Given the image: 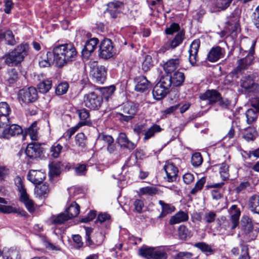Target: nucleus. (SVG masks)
<instances>
[{
	"instance_id": "obj_1",
	"label": "nucleus",
	"mask_w": 259,
	"mask_h": 259,
	"mask_svg": "<svg viewBox=\"0 0 259 259\" xmlns=\"http://www.w3.org/2000/svg\"><path fill=\"white\" fill-rule=\"evenodd\" d=\"M54 62L58 67H62L76 59L77 51L72 44H65L55 47L53 50Z\"/></svg>"
},
{
	"instance_id": "obj_2",
	"label": "nucleus",
	"mask_w": 259,
	"mask_h": 259,
	"mask_svg": "<svg viewBox=\"0 0 259 259\" xmlns=\"http://www.w3.org/2000/svg\"><path fill=\"white\" fill-rule=\"evenodd\" d=\"M28 49L27 44H21L13 51L6 54L2 59H4L6 64L9 66L17 65L23 61L27 55Z\"/></svg>"
},
{
	"instance_id": "obj_3",
	"label": "nucleus",
	"mask_w": 259,
	"mask_h": 259,
	"mask_svg": "<svg viewBox=\"0 0 259 259\" xmlns=\"http://www.w3.org/2000/svg\"><path fill=\"white\" fill-rule=\"evenodd\" d=\"M15 184L20 193V201L25 205L28 211L30 212H33L34 211V203L32 200L29 198L26 192V190L24 188L22 179L19 177H17L15 179Z\"/></svg>"
},
{
	"instance_id": "obj_4",
	"label": "nucleus",
	"mask_w": 259,
	"mask_h": 259,
	"mask_svg": "<svg viewBox=\"0 0 259 259\" xmlns=\"http://www.w3.org/2000/svg\"><path fill=\"white\" fill-rule=\"evenodd\" d=\"M140 255L146 259H166L165 251L158 247H143L139 249Z\"/></svg>"
},
{
	"instance_id": "obj_5",
	"label": "nucleus",
	"mask_w": 259,
	"mask_h": 259,
	"mask_svg": "<svg viewBox=\"0 0 259 259\" xmlns=\"http://www.w3.org/2000/svg\"><path fill=\"white\" fill-rule=\"evenodd\" d=\"M138 111V104L134 103H127L122 107L123 113H117L116 117L121 121L128 122L134 117Z\"/></svg>"
},
{
	"instance_id": "obj_6",
	"label": "nucleus",
	"mask_w": 259,
	"mask_h": 259,
	"mask_svg": "<svg viewBox=\"0 0 259 259\" xmlns=\"http://www.w3.org/2000/svg\"><path fill=\"white\" fill-rule=\"evenodd\" d=\"M90 75L97 83L102 84L106 79V71L103 66H98L96 61L90 62Z\"/></svg>"
},
{
	"instance_id": "obj_7",
	"label": "nucleus",
	"mask_w": 259,
	"mask_h": 259,
	"mask_svg": "<svg viewBox=\"0 0 259 259\" xmlns=\"http://www.w3.org/2000/svg\"><path fill=\"white\" fill-rule=\"evenodd\" d=\"M102 102V98L94 92L86 94L83 96L85 106L91 109H98L101 106Z\"/></svg>"
},
{
	"instance_id": "obj_8",
	"label": "nucleus",
	"mask_w": 259,
	"mask_h": 259,
	"mask_svg": "<svg viewBox=\"0 0 259 259\" xmlns=\"http://www.w3.org/2000/svg\"><path fill=\"white\" fill-rule=\"evenodd\" d=\"M7 126L8 123L5 125L0 124V138L9 139L12 136L23 133L22 128L17 124H12L8 127Z\"/></svg>"
},
{
	"instance_id": "obj_9",
	"label": "nucleus",
	"mask_w": 259,
	"mask_h": 259,
	"mask_svg": "<svg viewBox=\"0 0 259 259\" xmlns=\"http://www.w3.org/2000/svg\"><path fill=\"white\" fill-rule=\"evenodd\" d=\"M115 51L111 41L109 39H104L101 43L99 49V56L104 59L112 57Z\"/></svg>"
},
{
	"instance_id": "obj_10",
	"label": "nucleus",
	"mask_w": 259,
	"mask_h": 259,
	"mask_svg": "<svg viewBox=\"0 0 259 259\" xmlns=\"http://www.w3.org/2000/svg\"><path fill=\"white\" fill-rule=\"evenodd\" d=\"M249 42L251 45V47L247 55L245 58L241 59L238 61V65L236 68V70L237 71H241L243 69H246L252 63L254 59L253 54L254 53V48L255 42L253 40H249Z\"/></svg>"
},
{
	"instance_id": "obj_11",
	"label": "nucleus",
	"mask_w": 259,
	"mask_h": 259,
	"mask_svg": "<svg viewBox=\"0 0 259 259\" xmlns=\"http://www.w3.org/2000/svg\"><path fill=\"white\" fill-rule=\"evenodd\" d=\"M37 97V91L33 87L21 90L19 93L20 101L24 103L33 102L36 100Z\"/></svg>"
},
{
	"instance_id": "obj_12",
	"label": "nucleus",
	"mask_w": 259,
	"mask_h": 259,
	"mask_svg": "<svg viewBox=\"0 0 259 259\" xmlns=\"http://www.w3.org/2000/svg\"><path fill=\"white\" fill-rule=\"evenodd\" d=\"M99 40L96 38H91L86 41L84 48L82 50V55L85 59H88L97 48Z\"/></svg>"
},
{
	"instance_id": "obj_13",
	"label": "nucleus",
	"mask_w": 259,
	"mask_h": 259,
	"mask_svg": "<svg viewBox=\"0 0 259 259\" xmlns=\"http://www.w3.org/2000/svg\"><path fill=\"white\" fill-rule=\"evenodd\" d=\"M42 152V148L37 143L28 144L25 150L26 155L30 158H36L40 156Z\"/></svg>"
},
{
	"instance_id": "obj_14",
	"label": "nucleus",
	"mask_w": 259,
	"mask_h": 259,
	"mask_svg": "<svg viewBox=\"0 0 259 259\" xmlns=\"http://www.w3.org/2000/svg\"><path fill=\"white\" fill-rule=\"evenodd\" d=\"M164 169L166 174L167 181L173 182L176 180L178 173V168L172 162L169 161H166Z\"/></svg>"
},
{
	"instance_id": "obj_15",
	"label": "nucleus",
	"mask_w": 259,
	"mask_h": 259,
	"mask_svg": "<svg viewBox=\"0 0 259 259\" xmlns=\"http://www.w3.org/2000/svg\"><path fill=\"white\" fill-rule=\"evenodd\" d=\"M45 178L46 174L41 170L31 169L27 175L28 180L35 185L41 183Z\"/></svg>"
},
{
	"instance_id": "obj_16",
	"label": "nucleus",
	"mask_w": 259,
	"mask_h": 259,
	"mask_svg": "<svg viewBox=\"0 0 259 259\" xmlns=\"http://www.w3.org/2000/svg\"><path fill=\"white\" fill-rule=\"evenodd\" d=\"M224 49L220 47H213L207 54V59L210 62H215L224 57Z\"/></svg>"
},
{
	"instance_id": "obj_17",
	"label": "nucleus",
	"mask_w": 259,
	"mask_h": 259,
	"mask_svg": "<svg viewBox=\"0 0 259 259\" xmlns=\"http://www.w3.org/2000/svg\"><path fill=\"white\" fill-rule=\"evenodd\" d=\"M135 82V90L141 93L146 91L151 86L150 81L144 76H141L136 78Z\"/></svg>"
},
{
	"instance_id": "obj_18",
	"label": "nucleus",
	"mask_w": 259,
	"mask_h": 259,
	"mask_svg": "<svg viewBox=\"0 0 259 259\" xmlns=\"http://www.w3.org/2000/svg\"><path fill=\"white\" fill-rule=\"evenodd\" d=\"M200 47V40H194L191 44L189 50L190 63L194 65L197 61V53Z\"/></svg>"
},
{
	"instance_id": "obj_19",
	"label": "nucleus",
	"mask_w": 259,
	"mask_h": 259,
	"mask_svg": "<svg viewBox=\"0 0 259 259\" xmlns=\"http://www.w3.org/2000/svg\"><path fill=\"white\" fill-rule=\"evenodd\" d=\"M181 63L179 57L172 58L167 60L163 65V68L167 74L171 73L179 68Z\"/></svg>"
},
{
	"instance_id": "obj_20",
	"label": "nucleus",
	"mask_w": 259,
	"mask_h": 259,
	"mask_svg": "<svg viewBox=\"0 0 259 259\" xmlns=\"http://www.w3.org/2000/svg\"><path fill=\"white\" fill-rule=\"evenodd\" d=\"M10 112L11 109L7 103H0V124L5 125L9 122L8 116Z\"/></svg>"
},
{
	"instance_id": "obj_21",
	"label": "nucleus",
	"mask_w": 259,
	"mask_h": 259,
	"mask_svg": "<svg viewBox=\"0 0 259 259\" xmlns=\"http://www.w3.org/2000/svg\"><path fill=\"white\" fill-rule=\"evenodd\" d=\"M229 212L232 223L231 228L234 229L238 225L241 212L239 208L236 205H232L229 208Z\"/></svg>"
},
{
	"instance_id": "obj_22",
	"label": "nucleus",
	"mask_w": 259,
	"mask_h": 259,
	"mask_svg": "<svg viewBox=\"0 0 259 259\" xmlns=\"http://www.w3.org/2000/svg\"><path fill=\"white\" fill-rule=\"evenodd\" d=\"M202 100L208 101L210 104L218 102L220 99V94L215 90H208L200 96Z\"/></svg>"
},
{
	"instance_id": "obj_23",
	"label": "nucleus",
	"mask_w": 259,
	"mask_h": 259,
	"mask_svg": "<svg viewBox=\"0 0 259 259\" xmlns=\"http://www.w3.org/2000/svg\"><path fill=\"white\" fill-rule=\"evenodd\" d=\"M188 219L189 217L187 212L179 211L170 218L169 223L170 225H175L186 222Z\"/></svg>"
},
{
	"instance_id": "obj_24",
	"label": "nucleus",
	"mask_w": 259,
	"mask_h": 259,
	"mask_svg": "<svg viewBox=\"0 0 259 259\" xmlns=\"http://www.w3.org/2000/svg\"><path fill=\"white\" fill-rule=\"evenodd\" d=\"M168 91L162 85L157 83L153 89V97L157 100H161L167 95Z\"/></svg>"
},
{
	"instance_id": "obj_25",
	"label": "nucleus",
	"mask_w": 259,
	"mask_h": 259,
	"mask_svg": "<svg viewBox=\"0 0 259 259\" xmlns=\"http://www.w3.org/2000/svg\"><path fill=\"white\" fill-rule=\"evenodd\" d=\"M122 4L119 2L110 3L108 5L107 11L112 18H116L121 12Z\"/></svg>"
},
{
	"instance_id": "obj_26",
	"label": "nucleus",
	"mask_w": 259,
	"mask_h": 259,
	"mask_svg": "<svg viewBox=\"0 0 259 259\" xmlns=\"http://www.w3.org/2000/svg\"><path fill=\"white\" fill-rule=\"evenodd\" d=\"M118 143L121 145V146H123L129 149H133L136 147V144L130 141L126 135L124 133H120L117 138Z\"/></svg>"
},
{
	"instance_id": "obj_27",
	"label": "nucleus",
	"mask_w": 259,
	"mask_h": 259,
	"mask_svg": "<svg viewBox=\"0 0 259 259\" xmlns=\"http://www.w3.org/2000/svg\"><path fill=\"white\" fill-rule=\"evenodd\" d=\"M162 131L161 127L157 124H153L144 133V137L143 141H146L147 140L154 137L157 133L160 132Z\"/></svg>"
},
{
	"instance_id": "obj_28",
	"label": "nucleus",
	"mask_w": 259,
	"mask_h": 259,
	"mask_svg": "<svg viewBox=\"0 0 259 259\" xmlns=\"http://www.w3.org/2000/svg\"><path fill=\"white\" fill-rule=\"evenodd\" d=\"M254 85L252 75L244 76L241 80V86L248 91H252Z\"/></svg>"
},
{
	"instance_id": "obj_29",
	"label": "nucleus",
	"mask_w": 259,
	"mask_h": 259,
	"mask_svg": "<svg viewBox=\"0 0 259 259\" xmlns=\"http://www.w3.org/2000/svg\"><path fill=\"white\" fill-rule=\"evenodd\" d=\"M170 78L172 85L175 87L181 85L185 80L184 74L179 71L175 72Z\"/></svg>"
},
{
	"instance_id": "obj_30",
	"label": "nucleus",
	"mask_w": 259,
	"mask_h": 259,
	"mask_svg": "<svg viewBox=\"0 0 259 259\" xmlns=\"http://www.w3.org/2000/svg\"><path fill=\"white\" fill-rule=\"evenodd\" d=\"M3 254L5 259H20L19 251L16 248L5 249L3 250Z\"/></svg>"
},
{
	"instance_id": "obj_31",
	"label": "nucleus",
	"mask_w": 259,
	"mask_h": 259,
	"mask_svg": "<svg viewBox=\"0 0 259 259\" xmlns=\"http://www.w3.org/2000/svg\"><path fill=\"white\" fill-rule=\"evenodd\" d=\"M79 211L80 207L75 202H72L66 209V212L67 213V215L69 217V219L77 216Z\"/></svg>"
},
{
	"instance_id": "obj_32",
	"label": "nucleus",
	"mask_w": 259,
	"mask_h": 259,
	"mask_svg": "<svg viewBox=\"0 0 259 259\" xmlns=\"http://www.w3.org/2000/svg\"><path fill=\"white\" fill-rule=\"evenodd\" d=\"M70 219L65 213H61L57 215L52 216L49 220V223L53 225H60Z\"/></svg>"
},
{
	"instance_id": "obj_33",
	"label": "nucleus",
	"mask_w": 259,
	"mask_h": 259,
	"mask_svg": "<svg viewBox=\"0 0 259 259\" xmlns=\"http://www.w3.org/2000/svg\"><path fill=\"white\" fill-rule=\"evenodd\" d=\"M248 205L252 212L259 214V195H254L251 196L249 199Z\"/></svg>"
},
{
	"instance_id": "obj_34",
	"label": "nucleus",
	"mask_w": 259,
	"mask_h": 259,
	"mask_svg": "<svg viewBox=\"0 0 259 259\" xmlns=\"http://www.w3.org/2000/svg\"><path fill=\"white\" fill-rule=\"evenodd\" d=\"M49 176L50 179L53 177L58 176L60 173V162H52L49 165Z\"/></svg>"
},
{
	"instance_id": "obj_35",
	"label": "nucleus",
	"mask_w": 259,
	"mask_h": 259,
	"mask_svg": "<svg viewBox=\"0 0 259 259\" xmlns=\"http://www.w3.org/2000/svg\"><path fill=\"white\" fill-rule=\"evenodd\" d=\"M7 202L6 200L0 197V212L4 213H10L16 212V209L12 206L6 205Z\"/></svg>"
},
{
	"instance_id": "obj_36",
	"label": "nucleus",
	"mask_w": 259,
	"mask_h": 259,
	"mask_svg": "<svg viewBox=\"0 0 259 259\" xmlns=\"http://www.w3.org/2000/svg\"><path fill=\"white\" fill-rule=\"evenodd\" d=\"M25 134L29 135L32 140H36L38 137L36 122H34L31 126L25 131Z\"/></svg>"
},
{
	"instance_id": "obj_37",
	"label": "nucleus",
	"mask_w": 259,
	"mask_h": 259,
	"mask_svg": "<svg viewBox=\"0 0 259 259\" xmlns=\"http://www.w3.org/2000/svg\"><path fill=\"white\" fill-rule=\"evenodd\" d=\"M159 204L161 206L162 212L161 215L162 216L171 213L175 210V207L171 204L166 203L162 200H159Z\"/></svg>"
},
{
	"instance_id": "obj_38",
	"label": "nucleus",
	"mask_w": 259,
	"mask_h": 259,
	"mask_svg": "<svg viewBox=\"0 0 259 259\" xmlns=\"http://www.w3.org/2000/svg\"><path fill=\"white\" fill-rule=\"evenodd\" d=\"M52 85V80L45 79L38 84L37 88L40 93H46L51 89Z\"/></svg>"
},
{
	"instance_id": "obj_39",
	"label": "nucleus",
	"mask_w": 259,
	"mask_h": 259,
	"mask_svg": "<svg viewBox=\"0 0 259 259\" xmlns=\"http://www.w3.org/2000/svg\"><path fill=\"white\" fill-rule=\"evenodd\" d=\"M157 193V189L153 186H147L141 188L138 191L139 195H149L151 196L156 194Z\"/></svg>"
},
{
	"instance_id": "obj_40",
	"label": "nucleus",
	"mask_w": 259,
	"mask_h": 259,
	"mask_svg": "<svg viewBox=\"0 0 259 259\" xmlns=\"http://www.w3.org/2000/svg\"><path fill=\"white\" fill-rule=\"evenodd\" d=\"M216 217L217 214L214 211L207 210L203 214V222L207 224L213 223Z\"/></svg>"
},
{
	"instance_id": "obj_41",
	"label": "nucleus",
	"mask_w": 259,
	"mask_h": 259,
	"mask_svg": "<svg viewBox=\"0 0 259 259\" xmlns=\"http://www.w3.org/2000/svg\"><path fill=\"white\" fill-rule=\"evenodd\" d=\"M6 80L10 84L14 83L18 78V73L16 69L9 70L5 76Z\"/></svg>"
},
{
	"instance_id": "obj_42",
	"label": "nucleus",
	"mask_w": 259,
	"mask_h": 259,
	"mask_svg": "<svg viewBox=\"0 0 259 259\" xmlns=\"http://www.w3.org/2000/svg\"><path fill=\"white\" fill-rule=\"evenodd\" d=\"M184 34L183 32H179L175 38L170 42L169 47L174 49L181 44L184 39Z\"/></svg>"
},
{
	"instance_id": "obj_43",
	"label": "nucleus",
	"mask_w": 259,
	"mask_h": 259,
	"mask_svg": "<svg viewBox=\"0 0 259 259\" xmlns=\"http://www.w3.org/2000/svg\"><path fill=\"white\" fill-rule=\"evenodd\" d=\"M77 113L80 118V121H85L87 122L85 125L91 124V122L88 120L90 117V113L88 110L84 108L77 110Z\"/></svg>"
},
{
	"instance_id": "obj_44",
	"label": "nucleus",
	"mask_w": 259,
	"mask_h": 259,
	"mask_svg": "<svg viewBox=\"0 0 259 259\" xmlns=\"http://www.w3.org/2000/svg\"><path fill=\"white\" fill-rule=\"evenodd\" d=\"M63 147L58 143H55L50 148V153L52 157L57 158H58L62 150Z\"/></svg>"
},
{
	"instance_id": "obj_45",
	"label": "nucleus",
	"mask_w": 259,
	"mask_h": 259,
	"mask_svg": "<svg viewBox=\"0 0 259 259\" xmlns=\"http://www.w3.org/2000/svg\"><path fill=\"white\" fill-rule=\"evenodd\" d=\"M194 246L200 249L206 255L211 254L213 252V250L211 248V246L204 242L196 243Z\"/></svg>"
},
{
	"instance_id": "obj_46",
	"label": "nucleus",
	"mask_w": 259,
	"mask_h": 259,
	"mask_svg": "<svg viewBox=\"0 0 259 259\" xmlns=\"http://www.w3.org/2000/svg\"><path fill=\"white\" fill-rule=\"evenodd\" d=\"M115 90V87L114 85H111L102 88L101 92L103 95V98L106 101H108L109 98L113 95Z\"/></svg>"
},
{
	"instance_id": "obj_47",
	"label": "nucleus",
	"mask_w": 259,
	"mask_h": 259,
	"mask_svg": "<svg viewBox=\"0 0 259 259\" xmlns=\"http://www.w3.org/2000/svg\"><path fill=\"white\" fill-rule=\"evenodd\" d=\"M4 39L6 41V43L11 46H14L16 44V40L14 38V35L13 32L10 30H7L4 31Z\"/></svg>"
},
{
	"instance_id": "obj_48",
	"label": "nucleus",
	"mask_w": 259,
	"mask_h": 259,
	"mask_svg": "<svg viewBox=\"0 0 259 259\" xmlns=\"http://www.w3.org/2000/svg\"><path fill=\"white\" fill-rule=\"evenodd\" d=\"M220 174L223 180L228 179L229 177V166L226 163H222L220 164Z\"/></svg>"
},
{
	"instance_id": "obj_49",
	"label": "nucleus",
	"mask_w": 259,
	"mask_h": 259,
	"mask_svg": "<svg viewBox=\"0 0 259 259\" xmlns=\"http://www.w3.org/2000/svg\"><path fill=\"white\" fill-rule=\"evenodd\" d=\"M246 122L250 124L253 122L257 118V115L256 112L252 109H249L245 113Z\"/></svg>"
},
{
	"instance_id": "obj_50",
	"label": "nucleus",
	"mask_w": 259,
	"mask_h": 259,
	"mask_svg": "<svg viewBox=\"0 0 259 259\" xmlns=\"http://www.w3.org/2000/svg\"><path fill=\"white\" fill-rule=\"evenodd\" d=\"M203 162V158L201 154L196 152L192 154L191 157V163L194 167L200 166Z\"/></svg>"
},
{
	"instance_id": "obj_51",
	"label": "nucleus",
	"mask_w": 259,
	"mask_h": 259,
	"mask_svg": "<svg viewBox=\"0 0 259 259\" xmlns=\"http://www.w3.org/2000/svg\"><path fill=\"white\" fill-rule=\"evenodd\" d=\"M153 61L151 56L150 55H146L142 63V70L145 72H147L150 70L151 67L153 66Z\"/></svg>"
},
{
	"instance_id": "obj_52",
	"label": "nucleus",
	"mask_w": 259,
	"mask_h": 259,
	"mask_svg": "<svg viewBox=\"0 0 259 259\" xmlns=\"http://www.w3.org/2000/svg\"><path fill=\"white\" fill-rule=\"evenodd\" d=\"M178 233L180 238L182 240H186L187 237H190L191 236L190 232L187 227L184 225L179 227Z\"/></svg>"
},
{
	"instance_id": "obj_53",
	"label": "nucleus",
	"mask_w": 259,
	"mask_h": 259,
	"mask_svg": "<svg viewBox=\"0 0 259 259\" xmlns=\"http://www.w3.org/2000/svg\"><path fill=\"white\" fill-rule=\"evenodd\" d=\"M69 84L66 82L59 83L56 88V94L57 95H62L65 94L68 91Z\"/></svg>"
},
{
	"instance_id": "obj_54",
	"label": "nucleus",
	"mask_w": 259,
	"mask_h": 259,
	"mask_svg": "<svg viewBox=\"0 0 259 259\" xmlns=\"http://www.w3.org/2000/svg\"><path fill=\"white\" fill-rule=\"evenodd\" d=\"M205 183L204 177L201 178L195 184L194 187L191 190V194H195L198 191L201 190Z\"/></svg>"
},
{
	"instance_id": "obj_55",
	"label": "nucleus",
	"mask_w": 259,
	"mask_h": 259,
	"mask_svg": "<svg viewBox=\"0 0 259 259\" xmlns=\"http://www.w3.org/2000/svg\"><path fill=\"white\" fill-rule=\"evenodd\" d=\"M232 0H215L216 7L221 10L227 9L230 5Z\"/></svg>"
},
{
	"instance_id": "obj_56",
	"label": "nucleus",
	"mask_w": 259,
	"mask_h": 259,
	"mask_svg": "<svg viewBox=\"0 0 259 259\" xmlns=\"http://www.w3.org/2000/svg\"><path fill=\"white\" fill-rule=\"evenodd\" d=\"M35 191L39 196H44L49 192V186L48 185L43 184L39 187H36Z\"/></svg>"
},
{
	"instance_id": "obj_57",
	"label": "nucleus",
	"mask_w": 259,
	"mask_h": 259,
	"mask_svg": "<svg viewBox=\"0 0 259 259\" xmlns=\"http://www.w3.org/2000/svg\"><path fill=\"white\" fill-rule=\"evenodd\" d=\"M157 83L162 85L163 87H164L168 90H169V88L170 85H172L170 76L168 75L162 77L160 78V81Z\"/></svg>"
},
{
	"instance_id": "obj_58",
	"label": "nucleus",
	"mask_w": 259,
	"mask_h": 259,
	"mask_svg": "<svg viewBox=\"0 0 259 259\" xmlns=\"http://www.w3.org/2000/svg\"><path fill=\"white\" fill-rule=\"evenodd\" d=\"M256 135V133L254 129L249 128L245 131L243 135V138L247 141H252Z\"/></svg>"
},
{
	"instance_id": "obj_59",
	"label": "nucleus",
	"mask_w": 259,
	"mask_h": 259,
	"mask_svg": "<svg viewBox=\"0 0 259 259\" xmlns=\"http://www.w3.org/2000/svg\"><path fill=\"white\" fill-rule=\"evenodd\" d=\"M85 124H87L85 121H80L76 126L70 128L67 132L69 138H70L80 126L85 125Z\"/></svg>"
},
{
	"instance_id": "obj_60",
	"label": "nucleus",
	"mask_w": 259,
	"mask_h": 259,
	"mask_svg": "<svg viewBox=\"0 0 259 259\" xmlns=\"http://www.w3.org/2000/svg\"><path fill=\"white\" fill-rule=\"evenodd\" d=\"M180 28L179 25L177 23H174L165 30V32L167 34H172L174 32H177Z\"/></svg>"
},
{
	"instance_id": "obj_61",
	"label": "nucleus",
	"mask_w": 259,
	"mask_h": 259,
	"mask_svg": "<svg viewBox=\"0 0 259 259\" xmlns=\"http://www.w3.org/2000/svg\"><path fill=\"white\" fill-rule=\"evenodd\" d=\"M85 135L83 133L77 134L75 136V142L79 146L82 147L84 145Z\"/></svg>"
},
{
	"instance_id": "obj_62",
	"label": "nucleus",
	"mask_w": 259,
	"mask_h": 259,
	"mask_svg": "<svg viewBox=\"0 0 259 259\" xmlns=\"http://www.w3.org/2000/svg\"><path fill=\"white\" fill-rule=\"evenodd\" d=\"M192 254L189 252H180L175 256V259H190Z\"/></svg>"
},
{
	"instance_id": "obj_63",
	"label": "nucleus",
	"mask_w": 259,
	"mask_h": 259,
	"mask_svg": "<svg viewBox=\"0 0 259 259\" xmlns=\"http://www.w3.org/2000/svg\"><path fill=\"white\" fill-rule=\"evenodd\" d=\"M10 173L9 169L6 166H0V180H3Z\"/></svg>"
},
{
	"instance_id": "obj_64",
	"label": "nucleus",
	"mask_w": 259,
	"mask_h": 259,
	"mask_svg": "<svg viewBox=\"0 0 259 259\" xmlns=\"http://www.w3.org/2000/svg\"><path fill=\"white\" fill-rule=\"evenodd\" d=\"M135 209L138 212H141L144 206L143 201L141 199H136L134 203Z\"/></svg>"
}]
</instances>
